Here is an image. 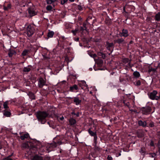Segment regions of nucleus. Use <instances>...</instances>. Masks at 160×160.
Listing matches in <instances>:
<instances>
[{
    "label": "nucleus",
    "instance_id": "f257e3e1",
    "mask_svg": "<svg viewBox=\"0 0 160 160\" xmlns=\"http://www.w3.org/2000/svg\"><path fill=\"white\" fill-rule=\"evenodd\" d=\"M48 114L45 112L39 111L36 113V116L38 120L44 124L46 122V118L48 116Z\"/></svg>",
    "mask_w": 160,
    "mask_h": 160
},
{
    "label": "nucleus",
    "instance_id": "f03ea898",
    "mask_svg": "<svg viewBox=\"0 0 160 160\" xmlns=\"http://www.w3.org/2000/svg\"><path fill=\"white\" fill-rule=\"evenodd\" d=\"M35 32V27L33 25H29L28 26L27 28V34L28 37H31L34 33Z\"/></svg>",
    "mask_w": 160,
    "mask_h": 160
},
{
    "label": "nucleus",
    "instance_id": "7ed1b4c3",
    "mask_svg": "<svg viewBox=\"0 0 160 160\" xmlns=\"http://www.w3.org/2000/svg\"><path fill=\"white\" fill-rule=\"evenodd\" d=\"M123 64L126 67L131 68L133 66V64H131V60L127 58H123L122 60Z\"/></svg>",
    "mask_w": 160,
    "mask_h": 160
},
{
    "label": "nucleus",
    "instance_id": "20e7f679",
    "mask_svg": "<svg viewBox=\"0 0 160 160\" xmlns=\"http://www.w3.org/2000/svg\"><path fill=\"white\" fill-rule=\"evenodd\" d=\"M158 92L156 90H153L152 92H150L148 95L149 98L152 100H158V96H157Z\"/></svg>",
    "mask_w": 160,
    "mask_h": 160
},
{
    "label": "nucleus",
    "instance_id": "39448f33",
    "mask_svg": "<svg viewBox=\"0 0 160 160\" xmlns=\"http://www.w3.org/2000/svg\"><path fill=\"white\" fill-rule=\"evenodd\" d=\"M114 43H117L119 45H123L126 44V42L124 38H119L117 39L114 40Z\"/></svg>",
    "mask_w": 160,
    "mask_h": 160
},
{
    "label": "nucleus",
    "instance_id": "423d86ee",
    "mask_svg": "<svg viewBox=\"0 0 160 160\" xmlns=\"http://www.w3.org/2000/svg\"><path fill=\"white\" fill-rule=\"evenodd\" d=\"M88 131L91 136L94 137L93 141L95 144L96 145L97 144V136L96 132L92 131L91 128H89L88 130Z\"/></svg>",
    "mask_w": 160,
    "mask_h": 160
},
{
    "label": "nucleus",
    "instance_id": "0eeeda50",
    "mask_svg": "<svg viewBox=\"0 0 160 160\" xmlns=\"http://www.w3.org/2000/svg\"><path fill=\"white\" fill-rule=\"evenodd\" d=\"M106 47L107 49L111 52L113 51L114 44L112 42L109 43L108 42H107Z\"/></svg>",
    "mask_w": 160,
    "mask_h": 160
},
{
    "label": "nucleus",
    "instance_id": "6e6552de",
    "mask_svg": "<svg viewBox=\"0 0 160 160\" xmlns=\"http://www.w3.org/2000/svg\"><path fill=\"white\" fill-rule=\"evenodd\" d=\"M46 84L45 81L42 78H41L39 79L38 81V86L39 88H42Z\"/></svg>",
    "mask_w": 160,
    "mask_h": 160
},
{
    "label": "nucleus",
    "instance_id": "1a4fd4ad",
    "mask_svg": "<svg viewBox=\"0 0 160 160\" xmlns=\"http://www.w3.org/2000/svg\"><path fill=\"white\" fill-rule=\"evenodd\" d=\"M128 31L127 29H123L122 30V32L120 33L119 35L121 37H126L128 35Z\"/></svg>",
    "mask_w": 160,
    "mask_h": 160
},
{
    "label": "nucleus",
    "instance_id": "9d476101",
    "mask_svg": "<svg viewBox=\"0 0 160 160\" xmlns=\"http://www.w3.org/2000/svg\"><path fill=\"white\" fill-rule=\"evenodd\" d=\"M78 85L83 89H86L88 87V85L87 84L86 82L84 81H81L79 83Z\"/></svg>",
    "mask_w": 160,
    "mask_h": 160
},
{
    "label": "nucleus",
    "instance_id": "9b49d317",
    "mask_svg": "<svg viewBox=\"0 0 160 160\" xmlns=\"http://www.w3.org/2000/svg\"><path fill=\"white\" fill-rule=\"evenodd\" d=\"M28 10L30 16L31 17L37 14V12H35L34 9L33 8H29L28 9Z\"/></svg>",
    "mask_w": 160,
    "mask_h": 160
},
{
    "label": "nucleus",
    "instance_id": "f8f14e48",
    "mask_svg": "<svg viewBox=\"0 0 160 160\" xmlns=\"http://www.w3.org/2000/svg\"><path fill=\"white\" fill-rule=\"evenodd\" d=\"M73 98L74 99L73 102L76 105H78L82 102V100L80 99L78 97H74Z\"/></svg>",
    "mask_w": 160,
    "mask_h": 160
},
{
    "label": "nucleus",
    "instance_id": "ddd939ff",
    "mask_svg": "<svg viewBox=\"0 0 160 160\" xmlns=\"http://www.w3.org/2000/svg\"><path fill=\"white\" fill-rule=\"evenodd\" d=\"M9 109H5L3 111V115L7 117H9L11 114Z\"/></svg>",
    "mask_w": 160,
    "mask_h": 160
},
{
    "label": "nucleus",
    "instance_id": "4468645a",
    "mask_svg": "<svg viewBox=\"0 0 160 160\" xmlns=\"http://www.w3.org/2000/svg\"><path fill=\"white\" fill-rule=\"evenodd\" d=\"M11 8V5L10 3H8L7 6H6L5 4L3 5V9L6 11H8Z\"/></svg>",
    "mask_w": 160,
    "mask_h": 160
},
{
    "label": "nucleus",
    "instance_id": "2eb2a0df",
    "mask_svg": "<svg viewBox=\"0 0 160 160\" xmlns=\"http://www.w3.org/2000/svg\"><path fill=\"white\" fill-rule=\"evenodd\" d=\"M138 124L139 126L143 127H145L147 126L146 122L145 121H143L141 120L138 121Z\"/></svg>",
    "mask_w": 160,
    "mask_h": 160
},
{
    "label": "nucleus",
    "instance_id": "dca6fc26",
    "mask_svg": "<svg viewBox=\"0 0 160 160\" xmlns=\"http://www.w3.org/2000/svg\"><path fill=\"white\" fill-rule=\"evenodd\" d=\"M157 69V68H153L150 66H148V72L149 73L151 72H152L154 73L156 71Z\"/></svg>",
    "mask_w": 160,
    "mask_h": 160
},
{
    "label": "nucleus",
    "instance_id": "f3484780",
    "mask_svg": "<svg viewBox=\"0 0 160 160\" xmlns=\"http://www.w3.org/2000/svg\"><path fill=\"white\" fill-rule=\"evenodd\" d=\"M28 95L31 100L35 99V97L34 94L32 92H29L28 94Z\"/></svg>",
    "mask_w": 160,
    "mask_h": 160
},
{
    "label": "nucleus",
    "instance_id": "a211bd4d",
    "mask_svg": "<svg viewBox=\"0 0 160 160\" xmlns=\"http://www.w3.org/2000/svg\"><path fill=\"white\" fill-rule=\"evenodd\" d=\"M78 87L77 85L75 84L73 86H71L69 88V90L73 92L74 90H77Z\"/></svg>",
    "mask_w": 160,
    "mask_h": 160
},
{
    "label": "nucleus",
    "instance_id": "6ab92c4d",
    "mask_svg": "<svg viewBox=\"0 0 160 160\" xmlns=\"http://www.w3.org/2000/svg\"><path fill=\"white\" fill-rule=\"evenodd\" d=\"M151 110L150 107H147L143 111V113L145 114H147L148 113L150 112Z\"/></svg>",
    "mask_w": 160,
    "mask_h": 160
},
{
    "label": "nucleus",
    "instance_id": "aec40b11",
    "mask_svg": "<svg viewBox=\"0 0 160 160\" xmlns=\"http://www.w3.org/2000/svg\"><path fill=\"white\" fill-rule=\"evenodd\" d=\"M29 136V134L28 133H26L20 136V138L22 140H23L25 138H27Z\"/></svg>",
    "mask_w": 160,
    "mask_h": 160
},
{
    "label": "nucleus",
    "instance_id": "412c9836",
    "mask_svg": "<svg viewBox=\"0 0 160 160\" xmlns=\"http://www.w3.org/2000/svg\"><path fill=\"white\" fill-rule=\"evenodd\" d=\"M34 160H43L42 157L38 155H35L33 158Z\"/></svg>",
    "mask_w": 160,
    "mask_h": 160
},
{
    "label": "nucleus",
    "instance_id": "4be33fe9",
    "mask_svg": "<svg viewBox=\"0 0 160 160\" xmlns=\"http://www.w3.org/2000/svg\"><path fill=\"white\" fill-rule=\"evenodd\" d=\"M69 122L70 125H73L76 123V121L75 119L71 118L69 120Z\"/></svg>",
    "mask_w": 160,
    "mask_h": 160
},
{
    "label": "nucleus",
    "instance_id": "5701e85b",
    "mask_svg": "<svg viewBox=\"0 0 160 160\" xmlns=\"http://www.w3.org/2000/svg\"><path fill=\"white\" fill-rule=\"evenodd\" d=\"M9 102V101H7L6 102H5L3 103V106L4 108L5 109H9L8 107V103Z\"/></svg>",
    "mask_w": 160,
    "mask_h": 160
},
{
    "label": "nucleus",
    "instance_id": "b1692460",
    "mask_svg": "<svg viewBox=\"0 0 160 160\" xmlns=\"http://www.w3.org/2000/svg\"><path fill=\"white\" fill-rule=\"evenodd\" d=\"M31 70V68L29 66L25 67L24 68L23 71L24 72H28Z\"/></svg>",
    "mask_w": 160,
    "mask_h": 160
},
{
    "label": "nucleus",
    "instance_id": "393cba45",
    "mask_svg": "<svg viewBox=\"0 0 160 160\" xmlns=\"http://www.w3.org/2000/svg\"><path fill=\"white\" fill-rule=\"evenodd\" d=\"M133 75L136 78H138L140 76L139 72L137 71L134 72L133 73Z\"/></svg>",
    "mask_w": 160,
    "mask_h": 160
},
{
    "label": "nucleus",
    "instance_id": "a878e982",
    "mask_svg": "<svg viewBox=\"0 0 160 160\" xmlns=\"http://www.w3.org/2000/svg\"><path fill=\"white\" fill-rule=\"evenodd\" d=\"M16 53L15 52L14 50H10L8 53V55L9 57H12V55Z\"/></svg>",
    "mask_w": 160,
    "mask_h": 160
},
{
    "label": "nucleus",
    "instance_id": "bb28decb",
    "mask_svg": "<svg viewBox=\"0 0 160 160\" xmlns=\"http://www.w3.org/2000/svg\"><path fill=\"white\" fill-rule=\"evenodd\" d=\"M54 34V32H53L50 31L49 32L48 34V38H52Z\"/></svg>",
    "mask_w": 160,
    "mask_h": 160
},
{
    "label": "nucleus",
    "instance_id": "cd10ccee",
    "mask_svg": "<svg viewBox=\"0 0 160 160\" xmlns=\"http://www.w3.org/2000/svg\"><path fill=\"white\" fill-rule=\"evenodd\" d=\"M156 20L157 21L160 20V12H158L155 16Z\"/></svg>",
    "mask_w": 160,
    "mask_h": 160
},
{
    "label": "nucleus",
    "instance_id": "c85d7f7f",
    "mask_svg": "<svg viewBox=\"0 0 160 160\" xmlns=\"http://www.w3.org/2000/svg\"><path fill=\"white\" fill-rule=\"evenodd\" d=\"M78 29H76L75 30H72L71 32L72 33L73 35L74 36L76 35L77 33L78 32Z\"/></svg>",
    "mask_w": 160,
    "mask_h": 160
},
{
    "label": "nucleus",
    "instance_id": "c756f323",
    "mask_svg": "<svg viewBox=\"0 0 160 160\" xmlns=\"http://www.w3.org/2000/svg\"><path fill=\"white\" fill-rule=\"evenodd\" d=\"M28 52V50H24L22 53V55L23 56H26Z\"/></svg>",
    "mask_w": 160,
    "mask_h": 160
},
{
    "label": "nucleus",
    "instance_id": "7c9ffc66",
    "mask_svg": "<svg viewBox=\"0 0 160 160\" xmlns=\"http://www.w3.org/2000/svg\"><path fill=\"white\" fill-rule=\"evenodd\" d=\"M98 55L99 56H101L103 58H104L106 57L105 55L103 53L101 52H98Z\"/></svg>",
    "mask_w": 160,
    "mask_h": 160
},
{
    "label": "nucleus",
    "instance_id": "2f4dec72",
    "mask_svg": "<svg viewBox=\"0 0 160 160\" xmlns=\"http://www.w3.org/2000/svg\"><path fill=\"white\" fill-rule=\"evenodd\" d=\"M95 146L94 147L95 150V151H100L101 150L100 148L99 147L97 146H96V145L95 144Z\"/></svg>",
    "mask_w": 160,
    "mask_h": 160
},
{
    "label": "nucleus",
    "instance_id": "473e14b6",
    "mask_svg": "<svg viewBox=\"0 0 160 160\" xmlns=\"http://www.w3.org/2000/svg\"><path fill=\"white\" fill-rule=\"evenodd\" d=\"M141 82L140 80H138L135 82L134 84L136 86H140L141 85Z\"/></svg>",
    "mask_w": 160,
    "mask_h": 160
},
{
    "label": "nucleus",
    "instance_id": "72a5a7b5",
    "mask_svg": "<svg viewBox=\"0 0 160 160\" xmlns=\"http://www.w3.org/2000/svg\"><path fill=\"white\" fill-rule=\"evenodd\" d=\"M56 0H48L47 3L48 4H51L55 2Z\"/></svg>",
    "mask_w": 160,
    "mask_h": 160
},
{
    "label": "nucleus",
    "instance_id": "f704fd0d",
    "mask_svg": "<svg viewBox=\"0 0 160 160\" xmlns=\"http://www.w3.org/2000/svg\"><path fill=\"white\" fill-rule=\"evenodd\" d=\"M150 155V157L151 158H154L156 156V154L155 153H150L149 154Z\"/></svg>",
    "mask_w": 160,
    "mask_h": 160
},
{
    "label": "nucleus",
    "instance_id": "c9c22d12",
    "mask_svg": "<svg viewBox=\"0 0 160 160\" xmlns=\"http://www.w3.org/2000/svg\"><path fill=\"white\" fill-rule=\"evenodd\" d=\"M65 27L67 29H69V28H71V26L68 23H66L65 24Z\"/></svg>",
    "mask_w": 160,
    "mask_h": 160
},
{
    "label": "nucleus",
    "instance_id": "e433bc0d",
    "mask_svg": "<svg viewBox=\"0 0 160 160\" xmlns=\"http://www.w3.org/2000/svg\"><path fill=\"white\" fill-rule=\"evenodd\" d=\"M77 8L80 11H82L83 10V8L81 5H78Z\"/></svg>",
    "mask_w": 160,
    "mask_h": 160
},
{
    "label": "nucleus",
    "instance_id": "4c0bfd02",
    "mask_svg": "<svg viewBox=\"0 0 160 160\" xmlns=\"http://www.w3.org/2000/svg\"><path fill=\"white\" fill-rule=\"evenodd\" d=\"M139 152L142 155H144L145 153V151L142 148L140 150Z\"/></svg>",
    "mask_w": 160,
    "mask_h": 160
},
{
    "label": "nucleus",
    "instance_id": "58836bf2",
    "mask_svg": "<svg viewBox=\"0 0 160 160\" xmlns=\"http://www.w3.org/2000/svg\"><path fill=\"white\" fill-rule=\"evenodd\" d=\"M68 0H61V3L62 5H63L65 3L68 1Z\"/></svg>",
    "mask_w": 160,
    "mask_h": 160
},
{
    "label": "nucleus",
    "instance_id": "ea45409f",
    "mask_svg": "<svg viewBox=\"0 0 160 160\" xmlns=\"http://www.w3.org/2000/svg\"><path fill=\"white\" fill-rule=\"evenodd\" d=\"M52 7L50 5H48L46 8L48 10H51L52 9Z\"/></svg>",
    "mask_w": 160,
    "mask_h": 160
},
{
    "label": "nucleus",
    "instance_id": "a19ab883",
    "mask_svg": "<svg viewBox=\"0 0 160 160\" xmlns=\"http://www.w3.org/2000/svg\"><path fill=\"white\" fill-rule=\"evenodd\" d=\"M149 125L151 127H153L154 126V124L153 122H151L150 123Z\"/></svg>",
    "mask_w": 160,
    "mask_h": 160
},
{
    "label": "nucleus",
    "instance_id": "79ce46f5",
    "mask_svg": "<svg viewBox=\"0 0 160 160\" xmlns=\"http://www.w3.org/2000/svg\"><path fill=\"white\" fill-rule=\"evenodd\" d=\"M107 158L108 160H112V158L109 155L108 156Z\"/></svg>",
    "mask_w": 160,
    "mask_h": 160
},
{
    "label": "nucleus",
    "instance_id": "37998d69",
    "mask_svg": "<svg viewBox=\"0 0 160 160\" xmlns=\"http://www.w3.org/2000/svg\"><path fill=\"white\" fill-rule=\"evenodd\" d=\"M86 25H87V22H84L83 24V27H84L85 29H87V27H86Z\"/></svg>",
    "mask_w": 160,
    "mask_h": 160
},
{
    "label": "nucleus",
    "instance_id": "c03bdc74",
    "mask_svg": "<svg viewBox=\"0 0 160 160\" xmlns=\"http://www.w3.org/2000/svg\"><path fill=\"white\" fill-rule=\"evenodd\" d=\"M80 29L82 31L85 30H87V29H85V28L83 27H80Z\"/></svg>",
    "mask_w": 160,
    "mask_h": 160
},
{
    "label": "nucleus",
    "instance_id": "a18cd8bd",
    "mask_svg": "<svg viewBox=\"0 0 160 160\" xmlns=\"http://www.w3.org/2000/svg\"><path fill=\"white\" fill-rule=\"evenodd\" d=\"M124 103L125 105L127 106L129 108H129V103L128 102L126 103H125L124 102Z\"/></svg>",
    "mask_w": 160,
    "mask_h": 160
},
{
    "label": "nucleus",
    "instance_id": "49530a36",
    "mask_svg": "<svg viewBox=\"0 0 160 160\" xmlns=\"http://www.w3.org/2000/svg\"><path fill=\"white\" fill-rule=\"evenodd\" d=\"M150 145L151 146H154V144L153 142L152 141H151L150 143Z\"/></svg>",
    "mask_w": 160,
    "mask_h": 160
},
{
    "label": "nucleus",
    "instance_id": "de8ad7c7",
    "mask_svg": "<svg viewBox=\"0 0 160 160\" xmlns=\"http://www.w3.org/2000/svg\"><path fill=\"white\" fill-rule=\"evenodd\" d=\"M74 40L75 41H77V42L79 40V38H74Z\"/></svg>",
    "mask_w": 160,
    "mask_h": 160
},
{
    "label": "nucleus",
    "instance_id": "09e8293b",
    "mask_svg": "<svg viewBox=\"0 0 160 160\" xmlns=\"http://www.w3.org/2000/svg\"><path fill=\"white\" fill-rule=\"evenodd\" d=\"M92 18V17H88V18H87V21L89 19H91Z\"/></svg>",
    "mask_w": 160,
    "mask_h": 160
},
{
    "label": "nucleus",
    "instance_id": "8fccbe9b",
    "mask_svg": "<svg viewBox=\"0 0 160 160\" xmlns=\"http://www.w3.org/2000/svg\"><path fill=\"white\" fill-rule=\"evenodd\" d=\"M5 160H12V159L9 158L8 157L7 158H6Z\"/></svg>",
    "mask_w": 160,
    "mask_h": 160
},
{
    "label": "nucleus",
    "instance_id": "3c124183",
    "mask_svg": "<svg viewBox=\"0 0 160 160\" xmlns=\"http://www.w3.org/2000/svg\"><path fill=\"white\" fill-rule=\"evenodd\" d=\"M160 67V62L158 63V65L157 67V68H158Z\"/></svg>",
    "mask_w": 160,
    "mask_h": 160
},
{
    "label": "nucleus",
    "instance_id": "603ef678",
    "mask_svg": "<svg viewBox=\"0 0 160 160\" xmlns=\"http://www.w3.org/2000/svg\"><path fill=\"white\" fill-rule=\"evenodd\" d=\"M158 152L160 153V146H158Z\"/></svg>",
    "mask_w": 160,
    "mask_h": 160
},
{
    "label": "nucleus",
    "instance_id": "864d4df0",
    "mask_svg": "<svg viewBox=\"0 0 160 160\" xmlns=\"http://www.w3.org/2000/svg\"><path fill=\"white\" fill-rule=\"evenodd\" d=\"M63 119H64V117L63 116L62 117L60 118V119L61 120H62Z\"/></svg>",
    "mask_w": 160,
    "mask_h": 160
},
{
    "label": "nucleus",
    "instance_id": "5fc2aeb1",
    "mask_svg": "<svg viewBox=\"0 0 160 160\" xmlns=\"http://www.w3.org/2000/svg\"><path fill=\"white\" fill-rule=\"evenodd\" d=\"M74 114L76 115L77 117L79 116V113L78 112L76 114L75 113H74Z\"/></svg>",
    "mask_w": 160,
    "mask_h": 160
},
{
    "label": "nucleus",
    "instance_id": "6e6d98bb",
    "mask_svg": "<svg viewBox=\"0 0 160 160\" xmlns=\"http://www.w3.org/2000/svg\"><path fill=\"white\" fill-rule=\"evenodd\" d=\"M69 1L70 2H73L74 1V0H69Z\"/></svg>",
    "mask_w": 160,
    "mask_h": 160
},
{
    "label": "nucleus",
    "instance_id": "4d7b16f0",
    "mask_svg": "<svg viewBox=\"0 0 160 160\" xmlns=\"http://www.w3.org/2000/svg\"><path fill=\"white\" fill-rule=\"evenodd\" d=\"M142 136H143V135H142V134L141 135H138V137H142Z\"/></svg>",
    "mask_w": 160,
    "mask_h": 160
},
{
    "label": "nucleus",
    "instance_id": "13d9d810",
    "mask_svg": "<svg viewBox=\"0 0 160 160\" xmlns=\"http://www.w3.org/2000/svg\"><path fill=\"white\" fill-rule=\"evenodd\" d=\"M123 11L124 12H125V7H123Z\"/></svg>",
    "mask_w": 160,
    "mask_h": 160
},
{
    "label": "nucleus",
    "instance_id": "bf43d9fd",
    "mask_svg": "<svg viewBox=\"0 0 160 160\" xmlns=\"http://www.w3.org/2000/svg\"><path fill=\"white\" fill-rule=\"evenodd\" d=\"M130 111H132V112H135L136 111H133L132 109H130Z\"/></svg>",
    "mask_w": 160,
    "mask_h": 160
},
{
    "label": "nucleus",
    "instance_id": "052dcab7",
    "mask_svg": "<svg viewBox=\"0 0 160 160\" xmlns=\"http://www.w3.org/2000/svg\"><path fill=\"white\" fill-rule=\"evenodd\" d=\"M100 62L102 63L103 62V61L102 60H101L100 61Z\"/></svg>",
    "mask_w": 160,
    "mask_h": 160
},
{
    "label": "nucleus",
    "instance_id": "680f3d73",
    "mask_svg": "<svg viewBox=\"0 0 160 160\" xmlns=\"http://www.w3.org/2000/svg\"><path fill=\"white\" fill-rule=\"evenodd\" d=\"M34 41H31V42H33Z\"/></svg>",
    "mask_w": 160,
    "mask_h": 160
},
{
    "label": "nucleus",
    "instance_id": "e2e57ef3",
    "mask_svg": "<svg viewBox=\"0 0 160 160\" xmlns=\"http://www.w3.org/2000/svg\"><path fill=\"white\" fill-rule=\"evenodd\" d=\"M89 69L90 70H91L92 69L90 68Z\"/></svg>",
    "mask_w": 160,
    "mask_h": 160
},
{
    "label": "nucleus",
    "instance_id": "0e129e2a",
    "mask_svg": "<svg viewBox=\"0 0 160 160\" xmlns=\"http://www.w3.org/2000/svg\"><path fill=\"white\" fill-rule=\"evenodd\" d=\"M94 56H96V54H94Z\"/></svg>",
    "mask_w": 160,
    "mask_h": 160
},
{
    "label": "nucleus",
    "instance_id": "69168bd1",
    "mask_svg": "<svg viewBox=\"0 0 160 160\" xmlns=\"http://www.w3.org/2000/svg\"><path fill=\"white\" fill-rule=\"evenodd\" d=\"M94 56H96V54H94Z\"/></svg>",
    "mask_w": 160,
    "mask_h": 160
},
{
    "label": "nucleus",
    "instance_id": "338daca9",
    "mask_svg": "<svg viewBox=\"0 0 160 160\" xmlns=\"http://www.w3.org/2000/svg\"><path fill=\"white\" fill-rule=\"evenodd\" d=\"M90 93H92V92H90Z\"/></svg>",
    "mask_w": 160,
    "mask_h": 160
}]
</instances>
